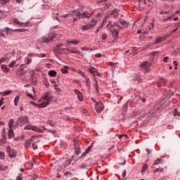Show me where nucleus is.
<instances>
[{"mask_svg":"<svg viewBox=\"0 0 180 180\" xmlns=\"http://www.w3.org/2000/svg\"><path fill=\"white\" fill-rule=\"evenodd\" d=\"M74 16H78V19H84L86 18V19H89L91 16H92V14L89 12H83L82 14L79 13V12L77 11H73L72 14H66L65 15H63L62 18H70V19H72Z\"/></svg>","mask_w":180,"mask_h":180,"instance_id":"1","label":"nucleus"},{"mask_svg":"<svg viewBox=\"0 0 180 180\" xmlns=\"http://www.w3.org/2000/svg\"><path fill=\"white\" fill-rule=\"evenodd\" d=\"M26 123H29V118L26 117V115H22L21 117L17 118L15 126L16 127H19V126L20 127H23Z\"/></svg>","mask_w":180,"mask_h":180,"instance_id":"2","label":"nucleus"},{"mask_svg":"<svg viewBox=\"0 0 180 180\" xmlns=\"http://www.w3.org/2000/svg\"><path fill=\"white\" fill-rule=\"evenodd\" d=\"M94 102H95V110H96L97 113H101L103 109H105V106L103 105V103L102 101L96 102L95 99L92 98Z\"/></svg>","mask_w":180,"mask_h":180,"instance_id":"3","label":"nucleus"},{"mask_svg":"<svg viewBox=\"0 0 180 180\" xmlns=\"http://www.w3.org/2000/svg\"><path fill=\"white\" fill-rule=\"evenodd\" d=\"M6 150L8 153V156L10 157V158H15V157H16V155H18V152L15 150V149L11 148V146H7L6 148Z\"/></svg>","mask_w":180,"mask_h":180,"instance_id":"4","label":"nucleus"},{"mask_svg":"<svg viewBox=\"0 0 180 180\" xmlns=\"http://www.w3.org/2000/svg\"><path fill=\"white\" fill-rule=\"evenodd\" d=\"M91 23L92 24H86V25H83L82 27V30H91V29L94 28L95 25H96V20L93 19L91 20Z\"/></svg>","mask_w":180,"mask_h":180,"instance_id":"5","label":"nucleus"},{"mask_svg":"<svg viewBox=\"0 0 180 180\" xmlns=\"http://www.w3.org/2000/svg\"><path fill=\"white\" fill-rule=\"evenodd\" d=\"M24 129L25 130H33V131H37V133H43V129L33 125H27Z\"/></svg>","mask_w":180,"mask_h":180,"instance_id":"6","label":"nucleus"},{"mask_svg":"<svg viewBox=\"0 0 180 180\" xmlns=\"http://www.w3.org/2000/svg\"><path fill=\"white\" fill-rule=\"evenodd\" d=\"M43 101H46V102H51L53 101V95L51 93H46L45 95L42 97Z\"/></svg>","mask_w":180,"mask_h":180,"instance_id":"7","label":"nucleus"},{"mask_svg":"<svg viewBox=\"0 0 180 180\" xmlns=\"http://www.w3.org/2000/svg\"><path fill=\"white\" fill-rule=\"evenodd\" d=\"M149 67H151V63L148 61L143 62L141 64V68H142V70H145L146 72H148Z\"/></svg>","mask_w":180,"mask_h":180,"instance_id":"8","label":"nucleus"},{"mask_svg":"<svg viewBox=\"0 0 180 180\" xmlns=\"http://www.w3.org/2000/svg\"><path fill=\"white\" fill-rule=\"evenodd\" d=\"M74 92L77 96V99L80 101V102H82V101H84V95L81 93V91L75 89Z\"/></svg>","mask_w":180,"mask_h":180,"instance_id":"9","label":"nucleus"},{"mask_svg":"<svg viewBox=\"0 0 180 180\" xmlns=\"http://www.w3.org/2000/svg\"><path fill=\"white\" fill-rule=\"evenodd\" d=\"M13 23H15V25H19L20 26H27V25H29V22H22L20 21H19V19L15 18H13Z\"/></svg>","mask_w":180,"mask_h":180,"instance_id":"10","label":"nucleus"},{"mask_svg":"<svg viewBox=\"0 0 180 180\" xmlns=\"http://www.w3.org/2000/svg\"><path fill=\"white\" fill-rule=\"evenodd\" d=\"M74 147L75 150V153L77 155H79L81 154V148L79 147V143L78 142H75L74 143Z\"/></svg>","mask_w":180,"mask_h":180,"instance_id":"11","label":"nucleus"},{"mask_svg":"<svg viewBox=\"0 0 180 180\" xmlns=\"http://www.w3.org/2000/svg\"><path fill=\"white\" fill-rule=\"evenodd\" d=\"M6 143V134L1 133L0 138V146H4Z\"/></svg>","mask_w":180,"mask_h":180,"instance_id":"12","label":"nucleus"},{"mask_svg":"<svg viewBox=\"0 0 180 180\" xmlns=\"http://www.w3.org/2000/svg\"><path fill=\"white\" fill-rule=\"evenodd\" d=\"M167 39V35L164 36V37H158L155 39V41L154 42V44H158V43H161L162 41H164V40Z\"/></svg>","mask_w":180,"mask_h":180,"instance_id":"13","label":"nucleus"},{"mask_svg":"<svg viewBox=\"0 0 180 180\" xmlns=\"http://www.w3.org/2000/svg\"><path fill=\"white\" fill-rule=\"evenodd\" d=\"M49 105H50L49 101H44L41 104H38L37 108L41 109L43 108H46V106H49Z\"/></svg>","mask_w":180,"mask_h":180,"instance_id":"14","label":"nucleus"},{"mask_svg":"<svg viewBox=\"0 0 180 180\" xmlns=\"http://www.w3.org/2000/svg\"><path fill=\"white\" fill-rule=\"evenodd\" d=\"M14 136H15V132H13V129H12V128H9L8 131V137L9 140H11Z\"/></svg>","mask_w":180,"mask_h":180,"instance_id":"15","label":"nucleus"},{"mask_svg":"<svg viewBox=\"0 0 180 180\" xmlns=\"http://www.w3.org/2000/svg\"><path fill=\"white\" fill-rule=\"evenodd\" d=\"M111 16L115 18L119 16V11H117V9L115 8L111 12Z\"/></svg>","mask_w":180,"mask_h":180,"instance_id":"16","label":"nucleus"},{"mask_svg":"<svg viewBox=\"0 0 180 180\" xmlns=\"http://www.w3.org/2000/svg\"><path fill=\"white\" fill-rule=\"evenodd\" d=\"M67 51H69L70 53H72V54H78L79 53V51L77 50L75 48H72V49H68Z\"/></svg>","mask_w":180,"mask_h":180,"instance_id":"17","label":"nucleus"},{"mask_svg":"<svg viewBox=\"0 0 180 180\" xmlns=\"http://www.w3.org/2000/svg\"><path fill=\"white\" fill-rule=\"evenodd\" d=\"M1 69L3 70V72L6 73L9 72L10 69L8 68V65H1Z\"/></svg>","mask_w":180,"mask_h":180,"instance_id":"18","label":"nucleus"},{"mask_svg":"<svg viewBox=\"0 0 180 180\" xmlns=\"http://www.w3.org/2000/svg\"><path fill=\"white\" fill-rule=\"evenodd\" d=\"M114 26H117V24H116V22L114 23V25L110 27V32H112V33H115V32H116V34H117V29L119 28H113Z\"/></svg>","mask_w":180,"mask_h":180,"instance_id":"19","label":"nucleus"},{"mask_svg":"<svg viewBox=\"0 0 180 180\" xmlns=\"http://www.w3.org/2000/svg\"><path fill=\"white\" fill-rule=\"evenodd\" d=\"M48 75L50 76V77H57V72L56 70H49Z\"/></svg>","mask_w":180,"mask_h":180,"instance_id":"20","label":"nucleus"},{"mask_svg":"<svg viewBox=\"0 0 180 180\" xmlns=\"http://www.w3.org/2000/svg\"><path fill=\"white\" fill-rule=\"evenodd\" d=\"M68 44H79V41L77 39H73L72 41H68Z\"/></svg>","mask_w":180,"mask_h":180,"instance_id":"21","label":"nucleus"},{"mask_svg":"<svg viewBox=\"0 0 180 180\" xmlns=\"http://www.w3.org/2000/svg\"><path fill=\"white\" fill-rule=\"evenodd\" d=\"M174 15H169L168 17L164 16L163 22H167V21H168V20H171V19H172V18H174Z\"/></svg>","mask_w":180,"mask_h":180,"instance_id":"22","label":"nucleus"},{"mask_svg":"<svg viewBox=\"0 0 180 180\" xmlns=\"http://www.w3.org/2000/svg\"><path fill=\"white\" fill-rule=\"evenodd\" d=\"M15 123V121L13 120V119H11L8 122V127L9 129H12V127H13V124Z\"/></svg>","mask_w":180,"mask_h":180,"instance_id":"23","label":"nucleus"},{"mask_svg":"<svg viewBox=\"0 0 180 180\" xmlns=\"http://www.w3.org/2000/svg\"><path fill=\"white\" fill-rule=\"evenodd\" d=\"M158 164H162V161L160 158H158L153 164V165H158Z\"/></svg>","mask_w":180,"mask_h":180,"instance_id":"24","label":"nucleus"},{"mask_svg":"<svg viewBox=\"0 0 180 180\" xmlns=\"http://www.w3.org/2000/svg\"><path fill=\"white\" fill-rule=\"evenodd\" d=\"M94 70H95V68H91L90 69H89V72H90V74H94V75H96V74H98V72L94 71Z\"/></svg>","mask_w":180,"mask_h":180,"instance_id":"25","label":"nucleus"},{"mask_svg":"<svg viewBox=\"0 0 180 180\" xmlns=\"http://www.w3.org/2000/svg\"><path fill=\"white\" fill-rule=\"evenodd\" d=\"M25 63L27 64H32V58L27 57L25 60Z\"/></svg>","mask_w":180,"mask_h":180,"instance_id":"26","label":"nucleus"},{"mask_svg":"<svg viewBox=\"0 0 180 180\" xmlns=\"http://www.w3.org/2000/svg\"><path fill=\"white\" fill-rule=\"evenodd\" d=\"M53 39H51V38H50V39H49V38H47V37H44L43 39H42V41L44 42V43H49V41H50V40H52Z\"/></svg>","mask_w":180,"mask_h":180,"instance_id":"27","label":"nucleus"},{"mask_svg":"<svg viewBox=\"0 0 180 180\" xmlns=\"http://www.w3.org/2000/svg\"><path fill=\"white\" fill-rule=\"evenodd\" d=\"M108 19H109V15H105L101 25H105L106 21L108 20Z\"/></svg>","mask_w":180,"mask_h":180,"instance_id":"28","label":"nucleus"},{"mask_svg":"<svg viewBox=\"0 0 180 180\" xmlns=\"http://www.w3.org/2000/svg\"><path fill=\"white\" fill-rule=\"evenodd\" d=\"M16 64V60H12L11 63L8 65L10 68H13V66Z\"/></svg>","mask_w":180,"mask_h":180,"instance_id":"29","label":"nucleus"},{"mask_svg":"<svg viewBox=\"0 0 180 180\" xmlns=\"http://www.w3.org/2000/svg\"><path fill=\"white\" fill-rule=\"evenodd\" d=\"M13 32H20L21 33H23L24 32H26V30H25V29H15V30H13Z\"/></svg>","mask_w":180,"mask_h":180,"instance_id":"30","label":"nucleus"},{"mask_svg":"<svg viewBox=\"0 0 180 180\" xmlns=\"http://www.w3.org/2000/svg\"><path fill=\"white\" fill-rule=\"evenodd\" d=\"M102 27H103V24H101V25H100L96 30L95 31V34H97V33H99V31L101 30V29H102Z\"/></svg>","mask_w":180,"mask_h":180,"instance_id":"31","label":"nucleus"},{"mask_svg":"<svg viewBox=\"0 0 180 180\" xmlns=\"http://www.w3.org/2000/svg\"><path fill=\"white\" fill-rule=\"evenodd\" d=\"M147 168H148V166L147 165H144L142 167L141 174H144V171H146V169H147Z\"/></svg>","mask_w":180,"mask_h":180,"instance_id":"32","label":"nucleus"},{"mask_svg":"<svg viewBox=\"0 0 180 180\" xmlns=\"http://www.w3.org/2000/svg\"><path fill=\"white\" fill-rule=\"evenodd\" d=\"M11 30H13L12 28H9L8 27H6V34H9V33H11Z\"/></svg>","mask_w":180,"mask_h":180,"instance_id":"33","label":"nucleus"},{"mask_svg":"<svg viewBox=\"0 0 180 180\" xmlns=\"http://www.w3.org/2000/svg\"><path fill=\"white\" fill-rule=\"evenodd\" d=\"M85 82H86V85H91V80L89 79V78L86 77V76H85Z\"/></svg>","mask_w":180,"mask_h":180,"instance_id":"34","label":"nucleus"},{"mask_svg":"<svg viewBox=\"0 0 180 180\" xmlns=\"http://www.w3.org/2000/svg\"><path fill=\"white\" fill-rule=\"evenodd\" d=\"M101 37L103 40H106V39H108V34L106 33L102 34Z\"/></svg>","mask_w":180,"mask_h":180,"instance_id":"35","label":"nucleus"},{"mask_svg":"<svg viewBox=\"0 0 180 180\" xmlns=\"http://www.w3.org/2000/svg\"><path fill=\"white\" fill-rule=\"evenodd\" d=\"M116 136L118 137L120 139V140H121V139L122 137H127V135H126V134H121V135L116 134Z\"/></svg>","mask_w":180,"mask_h":180,"instance_id":"36","label":"nucleus"},{"mask_svg":"<svg viewBox=\"0 0 180 180\" xmlns=\"http://www.w3.org/2000/svg\"><path fill=\"white\" fill-rule=\"evenodd\" d=\"M20 99V96H16L15 99H14V102H16L17 103H19Z\"/></svg>","mask_w":180,"mask_h":180,"instance_id":"37","label":"nucleus"},{"mask_svg":"<svg viewBox=\"0 0 180 180\" xmlns=\"http://www.w3.org/2000/svg\"><path fill=\"white\" fill-rule=\"evenodd\" d=\"M10 0H0L1 4H2L3 5H5L6 4H8V2H9Z\"/></svg>","mask_w":180,"mask_h":180,"instance_id":"38","label":"nucleus"},{"mask_svg":"<svg viewBox=\"0 0 180 180\" xmlns=\"http://www.w3.org/2000/svg\"><path fill=\"white\" fill-rule=\"evenodd\" d=\"M4 158H5V153L0 152V160H4Z\"/></svg>","mask_w":180,"mask_h":180,"instance_id":"39","label":"nucleus"},{"mask_svg":"<svg viewBox=\"0 0 180 180\" xmlns=\"http://www.w3.org/2000/svg\"><path fill=\"white\" fill-rule=\"evenodd\" d=\"M10 94H12V91H6L4 93L3 96H5L6 95H10Z\"/></svg>","mask_w":180,"mask_h":180,"instance_id":"40","label":"nucleus"},{"mask_svg":"<svg viewBox=\"0 0 180 180\" xmlns=\"http://www.w3.org/2000/svg\"><path fill=\"white\" fill-rule=\"evenodd\" d=\"M79 74L83 77L85 78V77H86L85 75V72H82V71H79Z\"/></svg>","mask_w":180,"mask_h":180,"instance_id":"41","label":"nucleus"},{"mask_svg":"<svg viewBox=\"0 0 180 180\" xmlns=\"http://www.w3.org/2000/svg\"><path fill=\"white\" fill-rule=\"evenodd\" d=\"M31 180H37V175L33 174L31 176Z\"/></svg>","mask_w":180,"mask_h":180,"instance_id":"42","label":"nucleus"},{"mask_svg":"<svg viewBox=\"0 0 180 180\" xmlns=\"http://www.w3.org/2000/svg\"><path fill=\"white\" fill-rule=\"evenodd\" d=\"M73 18V23H75L77 22V20H79V19L81 18H78V16H76L75 18Z\"/></svg>","mask_w":180,"mask_h":180,"instance_id":"43","label":"nucleus"},{"mask_svg":"<svg viewBox=\"0 0 180 180\" xmlns=\"http://www.w3.org/2000/svg\"><path fill=\"white\" fill-rule=\"evenodd\" d=\"M16 180H23V179H22V174H19L16 177Z\"/></svg>","mask_w":180,"mask_h":180,"instance_id":"44","label":"nucleus"},{"mask_svg":"<svg viewBox=\"0 0 180 180\" xmlns=\"http://www.w3.org/2000/svg\"><path fill=\"white\" fill-rule=\"evenodd\" d=\"M91 148H92V146H89L86 150L85 153H86L88 154V153H89V151H91Z\"/></svg>","mask_w":180,"mask_h":180,"instance_id":"45","label":"nucleus"},{"mask_svg":"<svg viewBox=\"0 0 180 180\" xmlns=\"http://www.w3.org/2000/svg\"><path fill=\"white\" fill-rule=\"evenodd\" d=\"M61 72L63 74H67V72H68V71L67 70V69H61Z\"/></svg>","mask_w":180,"mask_h":180,"instance_id":"46","label":"nucleus"},{"mask_svg":"<svg viewBox=\"0 0 180 180\" xmlns=\"http://www.w3.org/2000/svg\"><path fill=\"white\" fill-rule=\"evenodd\" d=\"M6 168H8V167H6V166L4 167L2 165H0V169L1 171H4V169H6Z\"/></svg>","mask_w":180,"mask_h":180,"instance_id":"47","label":"nucleus"},{"mask_svg":"<svg viewBox=\"0 0 180 180\" xmlns=\"http://www.w3.org/2000/svg\"><path fill=\"white\" fill-rule=\"evenodd\" d=\"M65 176H71V172H66L65 173Z\"/></svg>","mask_w":180,"mask_h":180,"instance_id":"48","label":"nucleus"},{"mask_svg":"<svg viewBox=\"0 0 180 180\" xmlns=\"http://www.w3.org/2000/svg\"><path fill=\"white\" fill-rule=\"evenodd\" d=\"M30 103H31L32 105H33L34 106H36V108H37V106L39 105V104H36V103L33 102V101H30Z\"/></svg>","mask_w":180,"mask_h":180,"instance_id":"49","label":"nucleus"},{"mask_svg":"<svg viewBox=\"0 0 180 180\" xmlns=\"http://www.w3.org/2000/svg\"><path fill=\"white\" fill-rule=\"evenodd\" d=\"M157 54H160V52L159 51H155V52L152 53V56H157Z\"/></svg>","mask_w":180,"mask_h":180,"instance_id":"50","label":"nucleus"},{"mask_svg":"<svg viewBox=\"0 0 180 180\" xmlns=\"http://www.w3.org/2000/svg\"><path fill=\"white\" fill-rule=\"evenodd\" d=\"M126 175H127V173H126V170H124L122 173V178L123 179H124V178H126Z\"/></svg>","mask_w":180,"mask_h":180,"instance_id":"51","label":"nucleus"},{"mask_svg":"<svg viewBox=\"0 0 180 180\" xmlns=\"http://www.w3.org/2000/svg\"><path fill=\"white\" fill-rule=\"evenodd\" d=\"M174 116H178V110H176V109L174 110Z\"/></svg>","mask_w":180,"mask_h":180,"instance_id":"52","label":"nucleus"},{"mask_svg":"<svg viewBox=\"0 0 180 180\" xmlns=\"http://www.w3.org/2000/svg\"><path fill=\"white\" fill-rule=\"evenodd\" d=\"M2 105H4V98L0 99V106H2Z\"/></svg>","mask_w":180,"mask_h":180,"instance_id":"53","label":"nucleus"},{"mask_svg":"<svg viewBox=\"0 0 180 180\" xmlns=\"http://www.w3.org/2000/svg\"><path fill=\"white\" fill-rule=\"evenodd\" d=\"M168 60H169V58L165 57L163 60L164 63H168Z\"/></svg>","mask_w":180,"mask_h":180,"instance_id":"54","label":"nucleus"},{"mask_svg":"<svg viewBox=\"0 0 180 180\" xmlns=\"http://www.w3.org/2000/svg\"><path fill=\"white\" fill-rule=\"evenodd\" d=\"M139 2H143L145 5H147V1L146 0H139Z\"/></svg>","mask_w":180,"mask_h":180,"instance_id":"55","label":"nucleus"},{"mask_svg":"<svg viewBox=\"0 0 180 180\" xmlns=\"http://www.w3.org/2000/svg\"><path fill=\"white\" fill-rule=\"evenodd\" d=\"M0 36H1V37H6L5 32H2L1 31H0Z\"/></svg>","mask_w":180,"mask_h":180,"instance_id":"56","label":"nucleus"},{"mask_svg":"<svg viewBox=\"0 0 180 180\" xmlns=\"http://www.w3.org/2000/svg\"><path fill=\"white\" fill-rule=\"evenodd\" d=\"M32 148H34V150H36V148H37V145H36V143H33Z\"/></svg>","mask_w":180,"mask_h":180,"instance_id":"57","label":"nucleus"},{"mask_svg":"<svg viewBox=\"0 0 180 180\" xmlns=\"http://www.w3.org/2000/svg\"><path fill=\"white\" fill-rule=\"evenodd\" d=\"M146 152H147L148 157V155H150V154H151V150H150V149H146Z\"/></svg>","mask_w":180,"mask_h":180,"instance_id":"58","label":"nucleus"},{"mask_svg":"<svg viewBox=\"0 0 180 180\" xmlns=\"http://www.w3.org/2000/svg\"><path fill=\"white\" fill-rule=\"evenodd\" d=\"M44 130H47L49 131V133H54V131H53L51 129H47L44 128Z\"/></svg>","mask_w":180,"mask_h":180,"instance_id":"59","label":"nucleus"},{"mask_svg":"<svg viewBox=\"0 0 180 180\" xmlns=\"http://www.w3.org/2000/svg\"><path fill=\"white\" fill-rule=\"evenodd\" d=\"M86 154L87 153L86 152L83 153L82 156L79 157V158H82V157H85L86 155Z\"/></svg>","mask_w":180,"mask_h":180,"instance_id":"60","label":"nucleus"},{"mask_svg":"<svg viewBox=\"0 0 180 180\" xmlns=\"http://www.w3.org/2000/svg\"><path fill=\"white\" fill-rule=\"evenodd\" d=\"M0 32L5 33V32H6V27L2 30H0Z\"/></svg>","mask_w":180,"mask_h":180,"instance_id":"61","label":"nucleus"},{"mask_svg":"<svg viewBox=\"0 0 180 180\" xmlns=\"http://www.w3.org/2000/svg\"><path fill=\"white\" fill-rule=\"evenodd\" d=\"M96 57H98V58H101V57H102V54L97 53V54H96Z\"/></svg>","mask_w":180,"mask_h":180,"instance_id":"62","label":"nucleus"},{"mask_svg":"<svg viewBox=\"0 0 180 180\" xmlns=\"http://www.w3.org/2000/svg\"><path fill=\"white\" fill-rule=\"evenodd\" d=\"M27 96H29V98H33V96L29 93H27Z\"/></svg>","mask_w":180,"mask_h":180,"instance_id":"63","label":"nucleus"},{"mask_svg":"<svg viewBox=\"0 0 180 180\" xmlns=\"http://www.w3.org/2000/svg\"><path fill=\"white\" fill-rule=\"evenodd\" d=\"M82 50L83 51H84V50H85V51H88V49H86V48H85V47H83V48H82Z\"/></svg>","mask_w":180,"mask_h":180,"instance_id":"64","label":"nucleus"}]
</instances>
